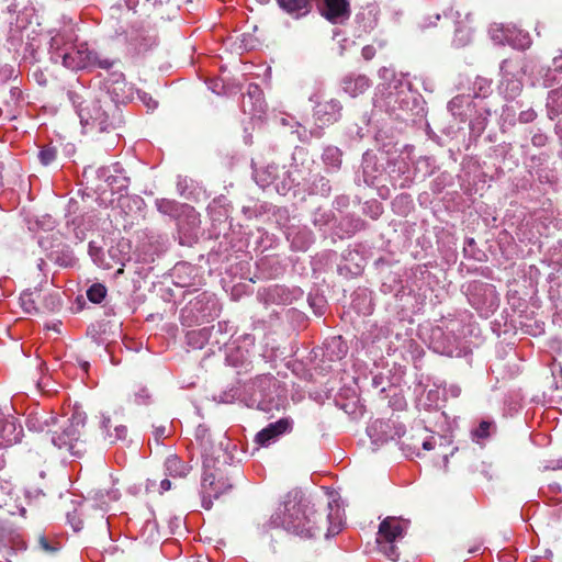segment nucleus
<instances>
[{"mask_svg": "<svg viewBox=\"0 0 562 562\" xmlns=\"http://www.w3.org/2000/svg\"><path fill=\"white\" fill-rule=\"evenodd\" d=\"M255 180L262 188L274 184L278 191L285 192L293 186H301L304 177L296 168L285 170V167L270 164L263 170L255 172Z\"/></svg>", "mask_w": 562, "mask_h": 562, "instance_id": "6", "label": "nucleus"}, {"mask_svg": "<svg viewBox=\"0 0 562 562\" xmlns=\"http://www.w3.org/2000/svg\"><path fill=\"white\" fill-rule=\"evenodd\" d=\"M232 484L223 476L217 477L214 472L205 470L201 482L202 506L211 509L213 499L231 491Z\"/></svg>", "mask_w": 562, "mask_h": 562, "instance_id": "10", "label": "nucleus"}, {"mask_svg": "<svg viewBox=\"0 0 562 562\" xmlns=\"http://www.w3.org/2000/svg\"><path fill=\"white\" fill-rule=\"evenodd\" d=\"M7 547L15 552L26 549V542L20 530L10 527V535L7 536Z\"/></svg>", "mask_w": 562, "mask_h": 562, "instance_id": "40", "label": "nucleus"}, {"mask_svg": "<svg viewBox=\"0 0 562 562\" xmlns=\"http://www.w3.org/2000/svg\"><path fill=\"white\" fill-rule=\"evenodd\" d=\"M101 429L104 439L113 445L127 437V427L123 424H114L110 416L101 414Z\"/></svg>", "mask_w": 562, "mask_h": 562, "instance_id": "24", "label": "nucleus"}, {"mask_svg": "<svg viewBox=\"0 0 562 562\" xmlns=\"http://www.w3.org/2000/svg\"><path fill=\"white\" fill-rule=\"evenodd\" d=\"M200 214L193 206L186 207L183 215L178 221L179 243L184 246H191L199 239Z\"/></svg>", "mask_w": 562, "mask_h": 562, "instance_id": "12", "label": "nucleus"}, {"mask_svg": "<svg viewBox=\"0 0 562 562\" xmlns=\"http://www.w3.org/2000/svg\"><path fill=\"white\" fill-rule=\"evenodd\" d=\"M374 103L387 112L413 111L418 105V95L412 90L408 80L394 77L387 83L379 86Z\"/></svg>", "mask_w": 562, "mask_h": 562, "instance_id": "3", "label": "nucleus"}, {"mask_svg": "<svg viewBox=\"0 0 562 562\" xmlns=\"http://www.w3.org/2000/svg\"><path fill=\"white\" fill-rule=\"evenodd\" d=\"M322 14L333 23L347 20L350 15L348 0H318Z\"/></svg>", "mask_w": 562, "mask_h": 562, "instance_id": "21", "label": "nucleus"}, {"mask_svg": "<svg viewBox=\"0 0 562 562\" xmlns=\"http://www.w3.org/2000/svg\"><path fill=\"white\" fill-rule=\"evenodd\" d=\"M38 542L41 548L46 552H53L55 550L45 537H41Z\"/></svg>", "mask_w": 562, "mask_h": 562, "instance_id": "62", "label": "nucleus"}, {"mask_svg": "<svg viewBox=\"0 0 562 562\" xmlns=\"http://www.w3.org/2000/svg\"><path fill=\"white\" fill-rule=\"evenodd\" d=\"M218 312L220 304L216 296L210 292H202L189 301L182 310L181 317L188 324L200 323L214 318Z\"/></svg>", "mask_w": 562, "mask_h": 562, "instance_id": "8", "label": "nucleus"}, {"mask_svg": "<svg viewBox=\"0 0 562 562\" xmlns=\"http://www.w3.org/2000/svg\"><path fill=\"white\" fill-rule=\"evenodd\" d=\"M186 188H187V180L182 179V178H179L178 182H177V190H178L180 195L184 194Z\"/></svg>", "mask_w": 562, "mask_h": 562, "instance_id": "64", "label": "nucleus"}, {"mask_svg": "<svg viewBox=\"0 0 562 562\" xmlns=\"http://www.w3.org/2000/svg\"><path fill=\"white\" fill-rule=\"evenodd\" d=\"M57 157V150L52 146H44L38 151V159L43 166L50 165Z\"/></svg>", "mask_w": 562, "mask_h": 562, "instance_id": "43", "label": "nucleus"}, {"mask_svg": "<svg viewBox=\"0 0 562 562\" xmlns=\"http://www.w3.org/2000/svg\"><path fill=\"white\" fill-rule=\"evenodd\" d=\"M81 422H77L76 424L70 423L61 434H54L52 436V442L59 449H67L72 451L75 447V442L79 439L80 428L79 425Z\"/></svg>", "mask_w": 562, "mask_h": 562, "instance_id": "25", "label": "nucleus"}, {"mask_svg": "<svg viewBox=\"0 0 562 562\" xmlns=\"http://www.w3.org/2000/svg\"><path fill=\"white\" fill-rule=\"evenodd\" d=\"M150 394L146 387H139L138 391L134 393V403L137 405H146L149 403Z\"/></svg>", "mask_w": 562, "mask_h": 562, "instance_id": "49", "label": "nucleus"}, {"mask_svg": "<svg viewBox=\"0 0 562 562\" xmlns=\"http://www.w3.org/2000/svg\"><path fill=\"white\" fill-rule=\"evenodd\" d=\"M492 93V81L483 78L477 77L475 81L473 82V95H471L475 101H487V98Z\"/></svg>", "mask_w": 562, "mask_h": 562, "instance_id": "36", "label": "nucleus"}, {"mask_svg": "<svg viewBox=\"0 0 562 562\" xmlns=\"http://www.w3.org/2000/svg\"><path fill=\"white\" fill-rule=\"evenodd\" d=\"M218 445L224 450H228L231 446H233L234 449L236 448V445H233L231 440L225 436L220 440Z\"/></svg>", "mask_w": 562, "mask_h": 562, "instance_id": "63", "label": "nucleus"}, {"mask_svg": "<svg viewBox=\"0 0 562 562\" xmlns=\"http://www.w3.org/2000/svg\"><path fill=\"white\" fill-rule=\"evenodd\" d=\"M342 89L350 97L362 94L371 86L370 79L361 74H348L341 80Z\"/></svg>", "mask_w": 562, "mask_h": 562, "instance_id": "26", "label": "nucleus"}, {"mask_svg": "<svg viewBox=\"0 0 562 562\" xmlns=\"http://www.w3.org/2000/svg\"><path fill=\"white\" fill-rule=\"evenodd\" d=\"M429 348L436 353L452 357L459 349V341L453 335L441 327L440 325L434 326L430 329L428 337Z\"/></svg>", "mask_w": 562, "mask_h": 562, "instance_id": "15", "label": "nucleus"}, {"mask_svg": "<svg viewBox=\"0 0 562 562\" xmlns=\"http://www.w3.org/2000/svg\"><path fill=\"white\" fill-rule=\"evenodd\" d=\"M436 446V438L434 436L427 438H412V442H402V450L408 456H417L420 454V447L423 450L430 451Z\"/></svg>", "mask_w": 562, "mask_h": 562, "instance_id": "31", "label": "nucleus"}, {"mask_svg": "<svg viewBox=\"0 0 562 562\" xmlns=\"http://www.w3.org/2000/svg\"><path fill=\"white\" fill-rule=\"evenodd\" d=\"M333 214L329 211H323L318 209L313 216V223L315 226L327 225L331 221Z\"/></svg>", "mask_w": 562, "mask_h": 562, "instance_id": "47", "label": "nucleus"}, {"mask_svg": "<svg viewBox=\"0 0 562 562\" xmlns=\"http://www.w3.org/2000/svg\"><path fill=\"white\" fill-rule=\"evenodd\" d=\"M164 470L167 476L173 479H184L192 470V465L186 462L177 454H170L164 462Z\"/></svg>", "mask_w": 562, "mask_h": 562, "instance_id": "27", "label": "nucleus"}, {"mask_svg": "<svg viewBox=\"0 0 562 562\" xmlns=\"http://www.w3.org/2000/svg\"><path fill=\"white\" fill-rule=\"evenodd\" d=\"M330 512L327 515V522L328 528L326 532V537H333L340 532L344 526L342 516L340 513V508L336 506V508H333L331 505H329Z\"/></svg>", "mask_w": 562, "mask_h": 562, "instance_id": "35", "label": "nucleus"}, {"mask_svg": "<svg viewBox=\"0 0 562 562\" xmlns=\"http://www.w3.org/2000/svg\"><path fill=\"white\" fill-rule=\"evenodd\" d=\"M446 393L450 395L451 397H459L461 394V387L457 384H450L446 389Z\"/></svg>", "mask_w": 562, "mask_h": 562, "instance_id": "59", "label": "nucleus"}, {"mask_svg": "<svg viewBox=\"0 0 562 562\" xmlns=\"http://www.w3.org/2000/svg\"><path fill=\"white\" fill-rule=\"evenodd\" d=\"M10 535V526L0 521V548L7 547V536Z\"/></svg>", "mask_w": 562, "mask_h": 562, "instance_id": "54", "label": "nucleus"}, {"mask_svg": "<svg viewBox=\"0 0 562 562\" xmlns=\"http://www.w3.org/2000/svg\"><path fill=\"white\" fill-rule=\"evenodd\" d=\"M95 497L102 503L117 501L120 497V491L117 488H111L109 491L100 490L95 492Z\"/></svg>", "mask_w": 562, "mask_h": 562, "instance_id": "46", "label": "nucleus"}, {"mask_svg": "<svg viewBox=\"0 0 562 562\" xmlns=\"http://www.w3.org/2000/svg\"><path fill=\"white\" fill-rule=\"evenodd\" d=\"M105 295H106V289L104 285H102L100 283L92 284L87 291V296H88L89 301L92 303L102 302L103 299L105 297Z\"/></svg>", "mask_w": 562, "mask_h": 562, "instance_id": "42", "label": "nucleus"}, {"mask_svg": "<svg viewBox=\"0 0 562 562\" xmlns=\"http://www.w3.org/2000/svg\"><path fill=\"white\" fill-rule=\"evenodd\" d=\"M469 318H471V316L464 312L460 314L459 318H449L443 321L440 326L443 327L449 335H453L459 341V339L465 335L464 323Z\"/></svg>", "mask_w": 562, "mask_h": 562, "instance_id": "34", "label": "nucleus"}, {"mask_svg": "<svg viewBox=\"0 0 562 562\" xmlns=\"http://www.w3.org/2000/svg\"><path fill=\"white\" fill-rule=\"evenodd\" d=\"M215 327H203L187 333V342L194 349H202L205 345L214 341Z\"/></svg>", "mask_w": 562, "mask_h": 562, "instance_id": "29", "label": "nucleus"}, {"mask_svg": "<svg viewBox=\"0 0 562 562\" xmlns=\"http://www.w3.org/2000/svg\"><path fill=\"white\" fill-rule=\"evenodd\" d=\"M286 237L292 248L297 251L307 250L314 240L313 233L306 227H291Z\"/></svg>", "mask_w": 562, "mask_h": 562, "instance_id": "28", "label": "nucleus"}, {"mask_svg": "<svg viewBox=\"0 0 562 562\" xmlns=\"http://www.w3.org/2000/svg\"><path fill=\"white\" fill-rule=\"evenodd\" d=\"M476 101L470 94H459L452 98L448 103V111L452 116L465 122L475 110Z\"/></svg>", "mask_w": 562, "mask_h": 562, "instance_id": "22", "label": "nucleus"}, {"mask_svg": "<svg viewBox=\"0 0 562 562\" xmlns=\"http://www.w3.org/2000/svg\"><path fill=\"white\" fill-rule=\"evenodd\" d=\"M471 41L470 27L458 25L456 29L454 43L457 46H465Z\"/></svg>", "mask_w": 562, "mask_h": 562, "instance_id": "44", "label": "nucleus"}, {"mask_svg": "<svg viewBox=\"0 0 562 562\" xmlns=\"http://www.w3.org/2000/svg\"><path fill=\"white\" fill-rule=\"evenodd\" d=\"M326 347L327 349L331 348V347H335L337 348V353H336V357L338 359L342 358L346 352H347V348L346 346L342 344V341L340 340V337H334L331 338L327 344H326Z\"/></svg>", "mask_w": 562, "mask_h": 562, "instance_id": "48", "label": "nucleus"}, {"mask_svg": "<svg viewBox=\"0 0 562 562\" xmlns=\"http://www.w3.org/2000/svg\"><path fill=\"white\" fill-rule=\"evenodd\" d=\"M310 101L314 103L313 117L319 128L331 125L341 117L342 105L339 100L326 99L316 92L310 97Z\"/></svg>", "mask_w": 562, "mask_h": 562, "instance_id": "9", "label": "nucleus"}, {"mask_svg": "<svg viewBox=\"0 0 562 562\" xmlns=\"http://www.w3.org/2000/svg\"><path fill=\"white\" fill-rule=\"evenodd\" d=\"M173 282L177 286L196 291L203 284L200 269L188 262H179L172 269Z\"/></svg>", "mask_w": 562, "mask_h": 562, "instance_id": "14", "label": "nucleus"}, {"mask_svg": "<svg viewBox=\"0 0 562 562\" xmlns=\"http://www.w3.org/2000/svg\"><path fill=\"white\" fill-rule=\"evenodd\" d=\"M80 123L83 126L97 127L100 132L105 131L108 127L109 116L102 110L99 102H91L90 105L82 106L78 111Z\"/></svg>", "mask_w": 562, "mask_h": 562, "instance_id": "19", "label": "nucleus"}, {"mask_svg": "<svg viewBox=\"0 0 562 562\" xmlns=\"http://www.w3.org/2000/svg\"><path fill=\"white\" fill-rule=\"evenodd\" d=\"M367 432L374 445H383L400 438L404 434V426L392 419H376L368 427Z\"/></svg>", "mask_w": 562, "mask_h": 562, "instance_id": "13", "label": "nucleus"}, {"mask_svg": "<svg viewBox=\"0 0 562 562\" xmlns=\"http://www.w3.org/2000/svg\"><path fill=\"white\" fill-rule=\"evenodd\" d=\"M518 36H521V38L519 40V43H515L513 41V45L518 47V48H521V49H525L527 47H529L530 45V40H529V36L528 35H521V33H518Z\"/></svg>", "mask_w": 562, "mask_h": 562, "instance_id": "58", "label": "nucleus"}, {"mask_svg": "<svg viewBox=\"0 0 562 562\" xmlns=\"http://www.w3.org/2000/svg\"><path fill=\"white\" fill-rule=\"evenodd\" d=\"M237 392L234 389H231L228 392H224L218 396H214V400L221 403H232L236 398Z\"/></svg>", "mask_w": 562, "mask_h": 562, "instance_id": "51", "label": "nucleus"}, {"mask_svg": "<svg viewBox=\"0 0 562 562\" xmlns=\"http://www.w3.org/2000/svg\"><path fill=\"white\" fill-rule=\"evenodd\" d=\"M321 515L299 492L286 494L284 502L271 515L268 527L284 530L303 538H313L319 530Z\"/></svg>", "mask_w": 562, "mask_h": 562, "instance_id": "2", "label": "nucleus"}, {"mask_svg": "<svg viewBox=\"0 0 562 562\" xmlns=\"http://www.w3.org/2000/svg\"><path fill=\"white\" fill-rule=\"evenodd\" d=\"M493 112L495 110H493L488 101H476L475 110H473L472 115L469 117L471 137L477 138L484 133Z\"/></svg>", "mask_w": 562, "mask_h": 562, "instance_id": "16", "label": "nucleus"}, {"mask_svg": "<svg viewBox=\"0 0 562 562\" xmlns=\"http://www.w3.org/2000/svg\"><path fill=\"white\" fill-rule=\"evenodd\" d=\"M98 178L104 180L113 192H121L128 186V178L123 173L120 164L110 167H101L97 171Z\"/></svg>", "mask_w": 562, "mask_h": 562, "instance_id": "20", "label": "nucleus"}, {"mask_svg": "<svg viewBox=\"0 0 562 562\" xmlns=\"http://www.w3.org/2000/svg\"><path fill=\"white\" fill-rule=\"evenodd\" d=\"M308 303L316 315L321 316L324 314L325 302L322 296H308Z\"/></svg>", "mask_w": 562, "mask_h": 562, "instance_id": "50", "label": "nucleus"}, {"mask_svg": "<svg viewBox=\"0 0 562 562\" xmlns=\"http://www.w3.org/2000/svg\"><path fill=\"white\" fill-rule=\"evenodd\" d=\"M214 329V341L212 345H226V340L224 339L226 335H231L234 327L227 321L218 322L216 325H213Z\"/></svg>", "mask_w": 562, "mask_h": 562, "instance_id": "37", "label": "nucleus"}, {"mask_svg": "<svg viewBox=\"0 0 562 562\" xmlns=\"http://www.w3.org/2000/svg\"><path fill=\"white\" fill-rule=\"evenodd\" d=\"M322 160L328 171H338L342 162V151L336 146L325 147Z\"/></svg>", "mask_w": 562, "mask_h": 562, "instance_id": "33", "label": "nucleus"}, {"mask_svg": "<svg viewBox=\"0 0 562 562\" xmlns=\"http://www.w3.org/2000/svg\"><path fill=\"white\" fill-rule=\"evenodd\" d=\"M531 143L537 146V147H542L546 145L547 143V136L542 133H536L532 137H531Z\"/></svg>", "mask_w": 562, "mask_h": 562, "instance_id": "57", "label": "nucleus"}, {"mask_svg": "<svg viewBox=\"0 0 562 562\" xmlns=\"http://www.w3.org/2000/svg\"><path fill=\"white\" fill-rule=\"evenodd\" d=\"M50 33L49 55L54 64H61L70 70L86 68L108 70L113 67V60L101 58L97 52L89 48L87 43H75L77 35L71 23L65 25L61 30H54Z\"/></svg>", "mask_w": 562, "mask_h": 562, "instance_id": "1", "label": "nucleus"}, {"mask_svg": "<svg viewBox=\"0 0 562 562\" xmlns=\"http://www.w3.org/2000/svg\"><path fill=\"white\" fill-rule=\"evenodd\" d=\"M468 301L484 318H488L499 306L496 288L482 281H473L469 284Z\"/></svg>", "mask_w": 562, "mask_h": 562, "instance_id": "7", "label": "nucleus"}, {"mask_svg": "<svg viewBox=\"0 0 562 562\" xmlns=\"http://www.w3.org/2000/svg\"><path fill=\"white\" fill-rule=\"evenodd\" d=\"M138 99L150 110L157 108V102L146 92H137Z\"/></svg>", "mask_w": 562, "mask_h": 562, "instance_id": "52", "label": "nucleus"}, {"mask_svg": "<svg viewBox=\"0 0 562 562\" xmlns=\"http://www.w3.org/2000/svg\"><path fill=\"white\" fill-rule=\"evenodd\" d=\"M292 425L293 423L289 418H281L271 423L256 435V442L259 446L268 447L276 442L282 435L290 432Z\"/></svg>", "mask_w": 562, "mask_h": 562, "instance_id": "18", "label": "nucleus"}, {"mask_svg": "<svg viewBox=\"0 0 562 562\" xmlns=\"http://www.w3.org/2000/svg\"><path fill=\"white\" fill-rule=\"evenodd\" d=\"M330 190L331 187L329 184V180L319 175L315 176L311 187L308 188L311 194H318L322 196L329 195Z\"/></svg>", "mask_w": 562, "mask_h": 562, "instance_id": "38", "label": "nucleus"}, {"mask_svg": "<svg viewBox=\"0 0 562 562\" xmlns=\"http://www.w3.org/2000/svg\"><path fill=\"white\" fill-rule=\"evenodd\" d=\"M537 117L536 112L532 109L521 111L519 114V121L521 123H530Z\"/></svg>", "mask_w": 562, "mask_h": 562, "instance_id": "53", "label": "nucleus"}, {"mask_svg": "<svg viewBox=\"0 0 562 562\" xmlns=\"http://www.w3.org/2000/svg\"><path fill=\"white\" fill-rule=\"evenodd\" d=\"M407 524L397 517H386L379 526L376 543L379 550L391 561H397L400 551L396 542L405 536Z\"/></svg>", "mask_w": 562, "mask_h": 562, "instance_id": "5", "label": "nucleus"}, {"mask_svg": "<svg viewBox=\"0 0 562 562\" xmlns=\"http://www.w3.org/2000/svg\"><path fill=\"white\" fill-rule=\"evenodd\" d=\"M101 252V249L95 247L92 243L89 244V254L92 257L94 262L99 261V254Z\"/></svg>", "mask_w": 562, "mask_h": 562, "instance_id": "61", "label": "nucleus"}, {"mask_svg": "<svg viewBox=\"0 0 562 562\" xmlns=\"http://www.w3.org/2000/svg\"><path fill=\"white\" fill-rule=\"evenodd\" d=\"M127 85L124 80L117 79L110 88V93L113 95L116 102H125L126 100L132 98L131 93L124 94V88Z\"/></svg>", "mask_w": 562, "mask_h": 562, "instance_id": "41", "label": "nucleus"}, {"mask_svg": "<svg viewBox=\"0 0 562 562\" xmlns=\"http://www.w3.org/2000/svg\"><path fill=\"white\" fill-rule=\"evenodd\" d=\"M209 437V430L202 426H199L196 429V439L201 440V446L206 451V445L204 442L205 438Z\"/></svg>", "mask_w": 562, "mask_h": 562, "instance_id": "55", "label": "nucleus"}, {"mask_svg": "<svg viewBox=\"0 0 562 562\" xmlns=\"http://www.w3.org/2000/svg\"><path fill=\"white\" fill-rule=\"evenodd\" d=\"M155 440L159 442L160 440L168 437V430L165 426H157L154 430Z\"/></svg>", "mask_w": 562, "mask_h": 562, "instance_id": "56", "label": "nucleus"}, {"mask_svg": "<svg viewBox=\"0 0 562 562\" xmlns=\"http://www.w3.org/2000/svg\"><path fill=\"white\" fill-rule=\"evenodd\" d=\"M21 301H22V305L25 306L26 312L30 313L31 310L34 308L33 302L31 301V294L22 295Z\"/></svg>", "mask_w": 562, "mask_h": 562, "instance_id": "60", "label": "nucleus"}, {"mask_svg": "<svg viewBox=\"0 0 562 562\" xmlns=\"http://www.w3.org/2000/svg\"><path fill=\"white\" fill-rule=\"evenodd\" d=\"M250 390L247 406L267 413L278 407L279 381L271 374L257 376Z\"/></svg>", "mask_w": 562, "mask_h": 562, "instance_id": "4", "label": "nucleus"}, {"mask_svg": "<svg viewBox=\"0 0 562 562\" xmlns=\"http://www.w3.org/2000/svg\"><path fill=\"white\" fill-rule=\"evenodd\" d=\"M268 299L276 304L288 305L302 297L303 292L300 288H286L284 285H273L267 291Z\"/></svg>", "mask_w": 562, "mask_h": 562, "instance_id": "23", "label": "nucleus"}, {"mask_svg": "<svg viewBox=\"0 0 562 562\" xmlns=\"http://www.w3.org/2000/svg\"><path fill=\"white\" fill-rule=\"evenodd\" d=\"M280 8L294 18H301L310 13L311 0H277Z\"/></svg>", "mask_w": 562, "mask_h": 562, "instance_id": "30", "label": "nucleus"}, {"mask_svg": "<svg viewBox=\"0 0 562 562\" xmlns=\"http://www.w3.org/2000/svg\"><path fill=\"white\" fill-rule=\"evenodd\" d=\"M494 426L492 422L488 420H482L479 426L472 431V436L480 440L485 439L491 434V428Z\"/></svg>", "mask_w": 562, "mask_h": 562, "instance_id": "45", "label": "nucleus"}, {"mask_svg": "<svg viewBox=\"0 0 562 562\" xmlns=\"http://www.w3.org/2000/svg\"><path fill=\"white\" fill-rule=\"evenodd\" d=\"M157 210L165 215L177 218L178 221L184 213L186 207H190L189 204H182L175 200L170 199H157L156 202Z\"/></svg>", "mask_w": 562, "mask_h": 562, "instance_id": "32", "label": "nucleus"}, {"mask_svg": "<svg viewBox=\"0 0 562 562\" xmlns=\"http://www.w3.org/2000/svg\"><path fill=\"white\" fill-rule=\"evenodd\" d=\"M492 40L497 44L513 43V31L503 25H493L490 29Z\"/></svg>", "mask_w": 562, "mask_h": 562, "instance_id": "39", "label": "nucleus"}, {"mask_svg": "<svg viewBox=\"0 0 562 562\" xmlns=\"http://www.w3.org/2000/svg\"><path fill=\"white\" fill-rule=\"evenodd\" d=\"M266 108L262 90L257 85H249L247 93L241 99L243 112L252 119H260L265 114Z\"/></svg>", "mask_w": 562, "mask_h": 562, "instance_id": "17", "label": "nucleus"}, {"mask_svg": "<svg viewBox=\"0 0 562 562\" xmlns=\"http://www.w3.org/2000/svg\"><path fill=\"white\" fill-rule=\"evenodd\" d=\"M520 66L513 60L505 59L501 65L502 80L499 90L506 99H515L522 89Z\"/></svg>", "mask_w": 562, "mask_h": 562, "instance_id": "11", "label": "nucleus"}]
</instances>
